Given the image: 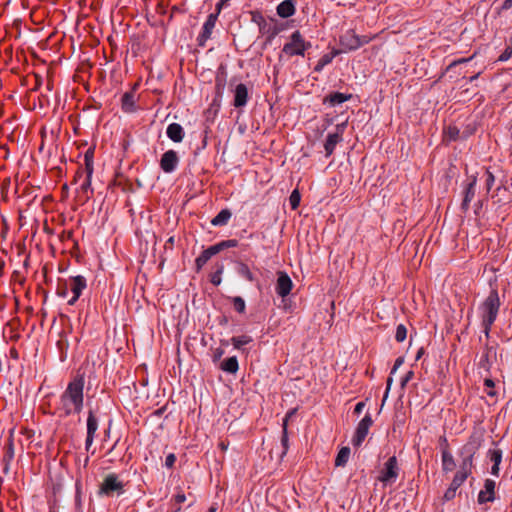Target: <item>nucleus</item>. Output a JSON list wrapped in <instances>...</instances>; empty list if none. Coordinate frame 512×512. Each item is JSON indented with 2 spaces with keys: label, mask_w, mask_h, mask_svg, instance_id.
<instances>
[{
  "label": "nucleus",
  "mask_w": 512,
  "mask_h": 512,
  "mask_svg": "<svg viewBox=\"0 0 512 512\" xmlns=\"http://www.w3.org/2000/svg\"><path fill=\"white\" fill-rule=\"evenodd\" d=\"M238 245V241L235 239L223 240L215 245L205 249L195 260V267L197 271H200L203 266L211 259L212 256L218 254L227 248H233Z\"/></svg>",
  "instance_id": "6"
},
{
  "label": "nucleus",
  "mask_w": 512,
  "mask_h": 512,
  "mask_svg": "<svg viewBox=\"0 0 512 512\" xmlns=\"http://www.w3.org/2000/svg\"><path fill=\"white\" fill-rule=\"evenodd\" d=\"M69 288L73 296L68 301V304L73 305L80 297L82 291L86 288V279L83 276L71 277Z\"/></svg>",
  "instance_id": "13"
},
{
  "label": "nucleus",
  "mask_w": 512,
  "mask_h": 512,
  "mask_svg": "<svg viewBox=\"0 0 512 512\" xmlns=\"http://www.w3.org/2000/svg\"><path fill=\"white\" fill-rule=\"evenodd\" d=\"M456 493H457V491L449 486L443 495V500L444 501L453 500L456 497Z\"/></svg>",
  "instance_id": "41"
},
{
  "label": "nucleus",
  "mask_w": 512,
  "mask_h": 512,
  "mask_svg": "<svg viewBox=\"0 0 512 512\" xmlns=\"http://www.w3.org/2000/svg\"><path fill=\"white\" fill-rule=\"evenodd\" d=\"M253 341L249 335L234 336L231 338V343L237 350H242L245 345L250 344Z\"/></svg>",
  "instance_id": "28"
},
{
  "label": "nucleus",
  "mask_w": 512,
  "mask_h": 512,
  "mask_svg": "<svg viewBox=\"0 0 512 512\" xmlns=\"http://www.w3.org/2000/svg\"><path fill=\"white\" fill-rule=\"evenodd\" d=\"M407 337V328L404 324L396 327L395 340L399 343L403 342Z\"/></svg>",
  "instance_id": "34"
},
{
  "label": "nucleus",
  "mask_w": 512,
  "mask_h": 512,
  "mask_svg": "<svg viewBox=\"0 0 512 512\" xmlns=\"http://www.w3.org/2000/svg\"><path fill=\"white\" fill-rule=\"evenodd\" d=\"M124 493V483L116 473H110L103 479L98 494L100 496L113 497Z\"/></svg>",
  "instance_id": "7"
},
{
  "label": "nucleus",
  "mask_w": 512,
  "mask_h": 512,
  "mask_svg": "<svg viewBox=\"0 0 512 512\" xmlns=\"http://www.w3.org/2000/svg\"><path fill=\"white\" fill-rule=\"evenodd\" d=\"M216 511H217V506H216V505H212V506L209 508V510H208V512H216Z\"/></svg>",
  "instance_id": "57"
},
{
  "label": "nucleus",
  "mask_w": 512,
  "mask_h": 512,
  "mask_svg": "<svg viewBox=\"0 0 512 512\" xmlns=\"http://www.w3.org/2000/svg\"><path fill=\"white\" fill-rule=\"evenodd\" d=\"M441 462L443 472H451L454 470L456 463L449 448L441 449Z\"/></svg>",
  "instance_id": "22"
},
{
  "label": "nucleus",
  "mask_w": 512,
  "mask_h": 512,
  "mask_svg": "<svg viewBox=\"0 0 512 512\" xmlns=\"http://www.w3.org/2000/svg\"><path fill=\"white\" fill-rule=\"evenodd\" d=\"M220 369L230 374H236L239 370V363L236 356H231L225 359L220 364Z\"/></svg>",
  "instance_id": "26"
},
{
  "label": "nucleus",
  "mask_w": 512,
  "mask_h": 512,
  "mask_svg": "<svg viewBox=\"0 0 512 512\" xmlns=\"http://www.w3.org/2000/svg\"><path fill=\"white\" fill-rule=\"evenodd\" d=\"M489 460L496 465H500L502 461V450L490 449L487 453Z\"/></svg>",
  "instance_id": "31"
},
{
  "label": "nucleus",
  "mask_w": 512,
  "mask_h": 512,
  "mask_svg": "<svg viewBox=\"0 0 512 512\" xmlns=\"http://www.w3.org/2000/svg\"><path fill=\"white\" fill-rule=\"evenodd\" d=\"M473 58V56L469 57V58H460V59H457V60H454L452 61L448 67H447V70H450L452 69L453 67L457 66V65H460L462 63H466V62H469L471 59Z\"/></svg>",
  "instance_id": "42"
},
{
  "label": "nucleus",
  "mask_w": 512,
  "mask_h": 512,
  "mask_svg": "<svg viewBox=\"0 0 512 512\" xmlns=\"http://www.w3.org/2000/svg\"><path fill=\"white\" fill-rule=\"evenodd\" d=\"M398 475V462L396 457L392 456L385 462L384 467L379 472L377 479L383 484V486H388L396 482Z\"/></svg>",
  "instance_id": "8"
},
{
  "label": "nucleus",
  "mask_w": 512,
  "mask_h": 512,
  "mask_svg": "<svg viewBox=\"0 0 512 512\" xmlns=\"http://www.w3.org/2000/svg\"><path fill=\"white\" fill-rule=\"evenodd\" d=\"M224 355V350L222 348H216L213 351V361L216 362L221 359V357Z\"/></svg>",
  "instance_id": "45"
},
{
  "label": "nucleus",
  "mask_w": 512,
  "mask_h": 512,
  "mask_svg": "<svg viewBox=\"0 0 512 512\" xmlns=\"http://www.w3.org/2000/svg\"><path fill=\"white\" fill-rule=\"evenodd\" d=\"M512 7V0H505L503 3H502V6H501V9L502 10H508Z\"/></svg>",
  "instance_id": "51"
},
{
  "label": "nucleus",
  "mask_w": 512,
  "mask_h": 512,
  "mask_svg": "<svg viewBox=\"0 0 512 512\" xmlns=\"http://www.w3.org/2000/svg\"><path fill=\"white\" fill-rule=\"evenodd\" d=\"M474 455L475 449L470 445H464L461 449L460 456L461 462L459 464L458 470L455 473L450 487L455 489L456 491L463 485V483L467 480V478L472 474V470L474 468Z\"/></svg>",
  "instance_id": "2"
},
{
  "label": "nucleus",
  "mask_w": 512,
  "mask_h": 512,
  "mask_svg": "<svg viewBox=\"0 0 512 512\" xmlns=\"http://www.w3.org/2000/svg\"><path fill=\"white\" fill-rule=\"evenodd\" d=\"M277 282H276V293L284 298L290 294L293 289V282L289 275L286 272L280 271L277 273Z\"/></svg>",
  "instance_id": "12"
},
{
  "label": "nucleus",
  "mask_w": 512,
  "mask_h": 512,
  "mask_svg": "<svg viewBox=\"0 0 512 512\" xmlns=\"http://www.w3.org/2000/svg\"><path fill=\"white\" fill-rule=\"evenodd\" d=\"M404 363V358L403 357H398L396 360H395V363H394V366L391 370V375L394 374L397 369Z\"/></svg>",
  "instance_id": "46"
},
{
  "label": "nucleus",
  "mask_w": 512,
  "mask_h": 512,
  "mask_svg": "<svg viewBox=\"0 0 512 512\" xmlns=\"http://www.w3.org/2000/svg\"><path fill=\"white\" fill-rule=\"evenodd\" d=\"M342 135H343V128H340V126H337L336 132L329 133L327 135L326 141L324 143L326 157H329L333 154L337 144L340 143L343 139Z\"/></svg>",
  "instance_id": "14"
},
{
  "label": "nucleus",
  "mask_w": 512,
  "mask_h": 512,
  "mask_svg": "<svg viewBox=\"0 0 512 512\" xmlns=\"http://www.w3.org/2000/svg\"><path fill=\"white\" fill-rule=\"evenodd\" d=\"M167 137L175 143H179L184 138V129L178 123H171L166 129Z\"/></svg>",
  "instance_id": "21"
},
{
  "label": "nucleus",
  "mask_w": 512,
  "mask_h": 512,
  "mask_svg": "<svg viewBox=\"0 0 512 512\" xmlns=\"http://www.w3.org/2000/svg\"><path fill=\"white\" fill-rule=\"evenodd\" d=\"M372 425V416L371 414L367 413L358 423L355 433L352 437V444L354 447H360L362 445Z\"/></svg>",
  "instance_id": "9"
},
{
  "label": "nucleus",
  "mask_w": 512,
  "mask_h": 512,
  "mask_svg": "<svg viewBox=\"0 0 512 512\" xmlns=\"http://www.w3.org/2000/svg\"><path fill=\"white\" fill-rule=\"evenodd\" d=\"M277 14L281 18H288L295 14V3L294 0L282 1L276 8Z\"/></svg>",
  "instance_id": "23"
},
{
  "label": "nucleus",
  "mask_w": 512,
  "mask_h": 512,
  "mask_svg": "<svg viewBox=\"0 0 512 512\" xmlns=\"http://www.w3.org/2000/svg\"><path fill=\"white\" fill-rule=\"evenodd\" d=\"M233 307H234L235 311H237L239 313H244L245 308H246L244 299L239 296L234 297L233 298Z\"/></svg>",
  "instance_id": "36"
},
{
  "label": "nucleus",
  "mask_w": 512,
  "mask_h": 512,
  "mask_svg": "<svg viewBox=\"0 0 512 512\" xmlns=\"http://www.w3.org/2000/svg\"><path fill=\"white\" fill-rule=\"evenodd\" d=\"M500 465H496V464H493L492 465V468H491V474L498 477L499 476V471H500Z\"/></svg>",
  "instance_id": "50"
},
{
  "label": "nucleus",
  "mask_w": 512,
  "mask_h": 512,
  "mask_svg": "<svg viewBox=\"0 0 512 512\" xmlns=\"http://www.w3.org/2000/svg\"><path fill=\"white\" fill-rule=\"evenodd\" d=\"M61 492V486L60 485H57L53 488V494L55 496V498L57 497V494H60Z\"/></svg>",
  "instance_id": "53"
},
{
  "label": "nucleus",
  "mask_w": 512,
  "mask_h": 512,
  "mask_svg": "<svg viewBox=\"0 0 512 512\" xmlns=\"http://www.w3.org/2000/svg\"><path fill=\"white\" fill-rule=\"evenodd\" d=\"M186 500V495L181 488H177L176 494L170 499V508L167 512H179L181 504Z\"/></svg>",
  "instance_id": "24"
},
{
  "label": "nucleus",
  "mask_w": 512,
  "mask_h": 512,
  "mask_svg": "<svg viewBox=\"0 0 512 512\" xmlns=\"http://www.w3.org/2000/svg\"><path fill=\"white\" fill-rule=\"evenodd\" d=\"M477 183V177L472 176L471 181L467 184L465 191H464V199L461 204V209L466 212L468 211L470 207V202L475 196V188Z\"/></svg>",
  "instance_id": "19"
},
{
  "label": "nucleus",
  "mask_w": 512,
  "mask_h": 512,
  "mask_svg": "<svg viewBox=\"0 0 512 512\" xmlns=\"http://www.w3.org/2000/svg\"><path fill=\"white\" fill-rule=\"evenodd\" d=\"M444 133L448 140L455 141L459 136V129L456 126H449Z\"/></svg>",
  "instance_id": "35"
},
{
  "label": "nucleus",
  "mask_w": 512,
  "mask_h": 512,
  "mask_svg": "<svg viewBox=\"0 0 512 512\" xmlns=\"http://www.w3.org/2000/svg\"><path fill=\"white\" fill-rule=\"evenodd\" d=\"M350 457V449L348 447H342L335 459V466L342 467L345 466Z\"/></svg>",
  "instance_id": "29"
},
{
  "label": "nucleus",
  "mask_w": 512,
  "mask_h": 512,
  "mask_svg": "<svg viewBox=\"0 0 512 512\" xmlns=\"http://www.w3.org/2000/svg\"><path fill=\"white\" fill-rule=\"evenodd\" d=\"M221 344L227 346L229 344L228 340H221Z\"/></svg>",
  "instance_id": "59"
},
{
  "label": "nucleus",
  "mask_w": 512,
  "mask_h": 512,
  "mask_svg": "<svg viewBox=\"0 0 512 512\" xmlns=\"http://www.w3.org/2000/svg\"><path fill=\"white\" fill-rule=\"evenodd\" d=\"M498 291L493 289L479 307L483 332L488 337L500 309Z\"/></svg>",
  "instance_id": "1"
},
{
  "label": "nucleus",
  "mask_w": 512,
  "mask_h": 512,
  "mask_svg": "<svg viewBox=\"0 0 512 512\" xmlns=\"http://www.w3.org/2000/svg\"><path fill=\"white\" fill-rule=\"evenodd\" d=\"M223 272V266L220 265L218 267V269L211 274V277H210V282L215 285V286H218L220 283H221V274Z\"/></svg>",
  "instance_id": "37"
},
{
  "label": "nucleus",
  "mask_w": 512,
  "mask_h": 512,
  "mask_svg": "<svg viewBox=\"0 0 512 512\" xmlns=\"http://www.w3.org/2000/svg\"><path fill=\"white\" fill-rule=\"evenodd\" d=\"M136 88L137 84L133 86L132 90L125 92L121 98V108L125 113H133L136 111Z\"/></svg>",
  "instance_id": "16"
},
{
  "label": "nucleus",
  "mask_w": 512,
  "mask_h": 512,
  "mask_svg": "<svg viewBox=\"0 0 512 512\" xmlns=\"http://www.w3.org/2000/svg\"><path fill=\"white\" fill-rule=\"evenodd\" d=\"M424 353V349L421 348L419 349V351L417 352V355H416V360H419L421 358V356L423 355Z\"/></svg>",
  "instance_id": "56"
},
{
  "label": "nucleus",
  "mask_w": 512,
  "mask_h": 512,
  "mask_svg": "<svg viewBox=\"0 0 512 512\" xmlns=\"http://www.w3.org/2000/svg\"><path fill=\"white\" fill-rule=\"evenodd\" d=\"M365 407V402L364 401H360L358 402L356 405H355V408H354V414H357L359 415L363 409Z\"/></svg>",
  "instance_id": "49"
},
{
  "label": "nucleus",
  "mask_w": 512,
  "mask_h": 512,
  "mask_svg": "<svg viewBox=\"0 0 512 512\" xmlns=\"http://www.w3.org/2000/svg\"><path fill=\"white\" fill-rule=\"evenodd\" d=\"M392 382H393L392 377H388V379H387V387H386L385 397H387V394H388V391L390 390V387H391Z\"/></svg>",
  "instance_id": "52"
},
{
  "label": "nucleus",
  "mask_w": 512,
  "mask_h": 512,
  "mask_svg": "<svg viewBox=\"0 0 512 512\" xmlns=\"http://www.w3.org/2000/svg\"><path fill=\"white\" fill-rule=\"evenodd\" d=\"M219 447L221 448V450L225 451V450H227V448H228V443L221 442V443L219 444Z\"/></svg>",
  "instance_id": "55"
},
{
  "label": "nucleus",
  "mask_w": 512,
  "mask_h": 512,
  "mask_svg": "<svg viewBox=\"0 0 512 512\" xmlns=\"http://www.w3.org/2000/svg\"><path fill=\"white\" fill-rule=\"evenodd\" d=\"M495 481L491 479H486L484 483V489L481 490L478 494V502L479 504H484L487 502H492L495 499Z\"/></svg>",
  "instance_id": "15"
},
{
  "label": "nucleus",
  "mask_w": 512,
  "mask_h": 512,
  "mask_svg": "<svg viewBox=\"0 0 512 512\" xmlns=\"http://www.w3.org/2000/svg\"><path fill=\"white\" fill-rule=\"evenodd\" d=\"M414 378V372L412 370L408 371L405 376L401 379V387L404 388L407 383Z\"/></svg>",
  "instance_id": "43"
},
{
  "label": "nucleus",
  "mask_w": 512,
  "mask_h": 512,
  "mask_svg": "<svg viewBox=\"0 0 512 512\" xmlns=\"http://www.w3.org/2000/svg\"><path fill=\"white\" fill-rule=\"evenodd\" d=\"M479 75H480V73H477L476 75L471 76V77H470V79H469V81H470V82L474 81L475 79H477V78L479 77Z\"/></svg>",
  "instance_id": "58"
},
{
  "label": "nucleus",
  "mask_w": 512,
  "mask_h": 512,
  "mask_svg": "<svg viewBox=\"0 0 512 512\" xmlns=\"http://www.w3.org/2000/svg\"><path fill=\"white\" fill-rule=\"evenodd\" d=\"M352 98L351 94H344L341 92H333L326 95L323 99V104H329L331 107L342 104Z\"/></svg>",
  "instance_id": "20"
},
{
  "label": "nucleus",
  "mask_w": 512,
  "mask_h": 512,
  "mask_svg": "<svg viewBox=\"0 0 512 512\" xmlns=\"http://www.w3.org/2000/svg\"><path fill=\"white\" fill-rule=\"evenodd\" d=\"M238 274L245 278L249 282H253L255 280L253 273L250 268L245 263H240L238 266Z\"/></svg>",
  "instance_id": "30"
},
{
  "label": "nucleus",
  "mask_w": 512,
  "mask_h": 512,
  "mask_svg": "<svg viewBox=\"0 0 512 512\" xmlns=\"http://www.w3.org/2000/svg\"><path fill=\"white\" fill-rule=\"evenodd\" d=\"M297 409H291L289 410L285 417L283 418V423L282 424H285L286 423V428H288V422H289V419L296 413Z\"/></svg>",
  "instance_id": "47"
},
{
  "label": "nucleus",
  "mask_w": 512,
  "mask_h": 512,
  "mask_svg": "<svg viewBox=\"0 0 512 512\" xmlns=\"http://www.w3.org/2000/svg\"><path fill=\"white\" fill-rule=\"evenodd\" d=\"M98 429V420L94 413L92 411H89L88 417H87V436H86V449L88 450L89 447L92 445L95 437V433Z\"/></svg>",
  "instance_id": "17"
},
{
  "label": "nucleus",
  "mask_w": 512,
  "mask_h": 512,
  "mask_svg": "<svg viewBox=\"0 0 512 512\" xmlns=\"http://www.w3.org/2000/svg\"><path fill=\"white\" fill-rule=\"evenodd\" d=\"M289 439H288V428H286V423L282 424V436H281V444L283 447L282 456L286 455L289 448Z\"/></svg>",
  "instance_id": "32"
},
{
  "label": "nucleus",
  "mask_w": 512,
  "mask_h": 512,
  "mask_svg": "<svg viewBox=\"0 0 512 512\" xmlns=\"http://www.w3.org/2000/svg\"><path fill=\"white\" fill-rule=\"evenodd\" d=\"M219 14L220 13L216 11L215 13L208 15L206 21L203 24L202 31L197 37V42L200 47H205L207 40L210 39Z\"/></svg>",
  "instance_id": "10"
},
{
  "label": "nucleus",
  "mask_w": 512,
  "mask_h": 512,
  "mask_svg": "<svg viewBox=\"0 0 512 512\" xmlns=\"http://www.w3.org/2000/svg\"><path fill=\"white\" fill-rule=\"evenodd\" d=\"M175 461H176L175 455L173 453H170L169 455L166 456L165 465L168 468H171V467H173Z\"/></svg>",
  "instance_id": "44"
},
{
  "label": "nucleus",
  "mask_w": 512,
  "mask_h": 512,
  "mask_svg": "<svg viewBox=\"0 0 512 512\" xmlns=\"http://www.w3.org/2000/svg\"><path fill=\"white\" fill-rule=\"evenodd\" d=\"M373 38L374 37L368 35L359 36L354 30H348L339 38V43L342 47L340 52L355 51L363 45L368 44Z\"/></svg>",
  "instance_id": "5"
},
{
  "label": "nucleus",
  "mask_w": 512,
  "mask_h": 512,
  "mask_svg": "<svg viewBox=\"0 0 512 512\" xmlns=\"http://www.w3.org/2000/svg\"><path fill=\"white\" fill-rule=\"evenodd\" d=\"M84 383V375L77 372L66 387V398L73 406V410L77 413H79L83 407Z\"/></svg>",
  "instance_id": "3"
},
{
  "label": "nucleus",
  "mask_w": 512,
  "mask_h": 512,
  "mask_svg": "<svg viewBox=\"0 0 512 512\" xmlns=\"http://www.w3.org/2000/svg\"><path fill=\"white\" fill-rule=\"evenodd\" d=\"M301 195L297 189L293 190L289 197V203L292 210H296L300 205Z\"/></svg>",
  "instance_id": "33"
},
{
  "label": "nucleus",
  "mask_w": 512,
  "mask_h": 512,
  "mask_svg": "<svg viewBox=\"0 0 512 512\" xmlns=\"http://www.w3.org/2000/svg\"><path fill=\"white\" fill-rule=\"evenodd\" d=\"M249 99L248 89L245 84L240 83L235 87L233 105L236 108L244 107Z\"/></svg>",
  "instance_id": "18"
},
{
  "label": "nucleus",
  "mask_w": 512,
  "mask_h": 512,
  "mask_svg": "<svg viewBox=\"0 0 512 512\" xmlns=\"http://www.w3.org/2000/svg\"><path fill=\"white\" fill-rule=\"evenodd\" d=\"M160 168L165 173H172L176 170L179 164V156L176 151H166L160 159Z\"/></svg>",
  "instance_id": "11"
},
{
  "label": "nucleus",
  "mask_w": 512,
  "mask_h": 512,
  "mask_svg": "<svg viewBox=\"0 0 512 512\" xmlns=\"http://www.w3.org/2000/svg\"><path fill=\"white\" fill-rule=\"evenodd\" d=\"M494 182H495V176L489 169H487L486 170V181H485V186H486L487 192H489L491 190V188L494 185Z\"/></svg>",
  "instance_id": "39"
},
{
  "label": "nucleus",
  "mask_w": 512,
  "mask_h": 512,
  "mask_svg": "<svg viewBox=\"0 0 512 512\" xmlns=\"http://www.w3.org/2000/svg\"><path fill=\"white\" fill-rule=\"evenodd\" d=\"M339 53V50L333 49L330 53L324 54L315 65L314 71L320 73L324 67L329 65Z\"/></svg>",
  "instance_id": "25"
},
{
  "label": "nucleus",
  "mask_w": 512,
  "mask_h": 512,
  "mask_svg": "<svg viewBox=\"0 0 512 512\" xmlns=\"http://www.w3.org/2000/svg\"><path fill=\"white\" fill-rule=\"evenodd\" d=\"M485 392L489 396H495L496 391L494 390L495 384L494 381L490 378H486L484 380Z\"/></svg>",
  "instance_id": "38"
},
{
  "label": "nucleus",
  "mask_w": 512,
  "mask_h": 512,
  "mask_svg": "<svg viewBox=\"0 0 512 512\" xmlns=\"http://www.w3.org/2000/svg\"><path fill=\"white\" fill-rule=\"evenodd\" d=\"M232 216V213L229 209H222L212 220L211 224L213 226H224L228 223Z\"/></svg>",
  "instance_id": "27"
},
{
  "label": "nucleus",
  "mask_w": 512,
  "mask_h": 512,
  "mask_svg": "<svg viewBox=\"0 0 512 512\" xmlns=\"http://www.w3.org/2000/svg\"><path fill=\"white\" fill-rule=\"evenodd\" d=\"M229 1L230 0H219V2L216 4V7H215L216 11L218 13H220L222 11V9L228 5Z\"/></svg>",
  "instance_id": "48"
},
{
  "label": "nucleus",
  "mask_w": 512,
  "mask_h": 512,
  "mask_svg": "<svg viewBox=\"0 0 512 512\" xmlns=\"http://www.w3.org/2000/svg\"><path fill=\"white\" fill-rule=\"evenodd\" d=\"M512 56V46L509 45L505 48V50L501 53V55L498 57V61L505 62L509 60Z\"/></svg>",
  "instance_id": "40"
},
{
  "label": "nucleus",
  "mask_w": 512,
  "mask_h": 512,
  "mask_svg": "<svg viewBox=\"0 0 512 512\" xmlns=\"http://www.w3.org/2000/svg\"><path fill=\"white\" fill-rule=\"evenodd\" d=\"M311 42L307 41L299 30L294 31L288 41L283 45L282 53L287 57L305 56V52L311 48Z\"/></svg>",
  "instance_id": "4"
},
{
  "label": "nucleus",
  "mask_w": 512,
  "mask_h": 512,
  "mask_svg": "<svg viewBox=\"0 0 512 512\" xmlns=\"http://www.w3.org/2000/svg\"><path fill=\"white\" fill-rule=\"evenodd\" d=\"M441 442H442V445H443L442 448H449V444H448V441H447L446 437H442L441 438Z\"/></svg>",
  "instance_id": "54"
}]
</instances>
